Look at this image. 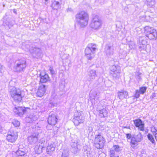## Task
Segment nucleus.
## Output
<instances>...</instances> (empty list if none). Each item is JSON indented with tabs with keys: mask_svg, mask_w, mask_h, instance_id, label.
I'll use <instances>...</instances> for the list:
<instances>
[{
	"mask_svg": "<svg viewBox=\"0 0 157 157\" xmlns=\"http://www.w3.org/2000/svg\"><path fill=\"white\" fill-rule=\"evenodd\" d=\"M75 18L76 22L80 27L83 28L87 25L89 17L85 11H80L75 15Z\"/></svg>",
	"mask_w": 157,
	"mask_h": 157,
	"instance_id": "obj_1",
	"label": "nucleus"
},
{
	"mask_svg": "<svg viewBox=\"0 0 157 157\" xmlns=\"http://www.w3.org/2000/svg\"><path fill=\"white\" fill-rule=\"evenodd\" d=\"M49 106H50V107H52V106L53 105V103H50L49 104Z\"/></svg>",
	"mask_w": 157,
	"mask_h": 157,
	"instance_id": "obj_52",
	"label": "nucleus"
},
{
	"mask_svg": "<svg viewBox=\"0 0 157 157\" xmlns=\"http://www.w3.org/2000/svg\"><path fill=\"white\" fill-rule=\"evenodd\" d=\"M110 157H119L118 156H116L114 151L111 150L110 151Z\"/></svg>",
	"mask_w": 157,
	"mask_h": 157,
	"instance_id": "obj_39",
	"label": "nucleus"
},
{
	"mask_svg": "<svg viewBox=\"0 0 157 157\" xmlns=\"http://www.w3.org/2000/svg\"><path fill=\"white\" fill-rule=\"evenodd\" d=\"M27 119L29 120V122H32L33 121H35L36 119L34 117H33L32 116H30V117H28Z\"/></svg>",
	"mask_w": 157,
	"mask_h": 157,
	"instance_id": "obj_41",
	"label": "nucleus"
},
{
	"mask_svg": "<svg viewBox=\"0 0 157 157\" xmlns=\"http://www.w3.org/2000/svg\"><path fill=\"white\" fill-rule=\"evenodd\" d=\"M26 67V60L23 59H21L16 61L13 68L15 71L20 72L24 71Z\"/></svg>",
	"mask_w": 157,
	"mask_h": 157,
	"instance_id": "obj_4",
	"label": "nucleus"
},
{
	"mask_svg": "<svg viewBox=\"0 0 157 157\" xmlns=\"http://www.w3.org/2000/svg\"><path fill=\"white\" fill-rule=\"evenodd\" d=\"M13 111L16 114L19 116H22L23 114L26 113V108L24 107H15L13 109Z\"/></svg>",
	"mask_w": 157,
	"mask_h": 157,
	"instance_id": "obj_14",
	"label": "nucleus"
},
{
	"mask_svg": "<svg viewBox=\"0 0 157 157\" xmlns=\"http://www.w3.org/2000/svg\"><path fill=\"white\" fill-rule=\"evenodd\" d=\"M97 50L96 44H89L85 50V55L87 59L89 60L92 59L94 57Z\"/></svg>",
	"mask_w": 157,
	"mask_h": 157,
	"instance_id": "obj_2",
	"label": "nucleus"
},
{
	"mask_svg": "<svg viewBox=\"0 0 157 157\" xmlns=\"http://www.w3.org/2000/svg\"><path fill=\"white\" fill-rule=\"evenodd\" d=\"M101 106V107L103 108V107L102 106H101L100 105L98 106L97 110L99 112V113L100 114V116L101 117H105L106 116L107 112V110L103 108L102 109L100 108L99 107Z\"/></svg>",
	"mask_w": 157,
	"mask_h": 157,
	"instance_id": "obj_22",
	"label": "nucleus"
},
{
	"mask_svg": "<svg viewBox=\"0 0 157 157\" xmlns=\"http://www.w3.org/2000/svg\"><path fill=\"white\" fill-rule=\"evenodd\" d=\"M133 121L136 127L138 128V130L143 131H144L145 124L141 119L139 118L133 120Z\"/></svg>",
	"mask_w": 157,
	"mask_h": 157,
	"instance_id": "obj_9",
	"label": "nucleus"
},
{
	"mask_svg": "<svg viewBox=\"0 0 157 157\" xmlns=\"http://www.w3.org/2000/svg\"><path fill=\"white\" fill-rule=\"evenodd\" d=\"M45 140L44 138H42L40 140L39 144L40 145H41L43 144L45 142Z\"/></svg>",
	"mask_w": 157,
	"mask_h": 157,
	"instance_id": "obj_45",
	"label": "nucleus"
},
{
	"mask_svg": "<svg viewBox=\"0 0 157 157\" xmlns=\"http://www.w3.org/2000/svg\"><path fill=\"white\" fill-rule=\"evenodd\" d=\"M26 153V148L22 145H20L18 150L13 154L12 157H25Z\"/></svg>",
	"mask_w": 157,
	"mask_h": 157,
	"instance_id": "obj_7",
	"label": "nucleus"
},
{
	"mask_svg": "<svg viewBox=\"0 0 157 157\" xmlns=\"http://www.w3.org/2000/svg\"><path fill=\"white\" fill-rule=\"evenodd\" d=\"M49 70L52 76L54 75H56V71L54 70L52 66H51L50 67Z\"/></svg>",
	"mask_w": 157,
	"mask_h": 157,
	"instance_id": "obj_38",
	"label": "nucleus"
},
{
	"mask_svg": "<svg viewBox=\"0 0 157 157\" xmlns=\"http://www.w3.org/2000/svg\"><path fill=\"white\" fill-rule=\"evenodd\" d=\"M84 154H86L88 157H92L93 155L90 153V152L88 151H85Z\"/></svg>",
	"mask_w": 157,
	"mask_h": 157,
	"instance_id": "obj_44",
	"label": "nucleus"
},
{
	"mask_svg": "<svg viewBox=\"0 0 157 157\" xmlns=\"http://www.w3.org/2000/svg\"><path fill=\"white\" fill-rule=\"evenodd\" d=\"M30 52L33 54V55L35 54L37 56L39 57L41 55L42 52L40 48L35 46L31 47L29 49Z\"/></svg>",
	"mask_w": 157,
	"mask_h": 157,
	"instance_id": "obj_16",
	"label": "nucleus"
},
{
	"mask_svg": "<svg viewBox=\"0 0 157 157\" xmlns=\"http://www.w3.org/2000/svg\"><path fill=\"white\" fill-rule=\"evenodd\" d=\"M78 141L76 140L75 141H72V142L71 144V146L72 148H74L75 150L74 152H76L77 151V150L78 149Z\"/></svg>",
	"mask_w": 157,
	"mask_h": 157,
	"instance_id": "obj_26",
	"label": "nucleus"
},
{
	"mask_svg": "<svg viewBox=\"0 0 157 157\" xmlns=\"http://www.w3.org/2000/svg\"><path fill=\"white\" fill-rule=\"evenodd\" d=\"M140 92L138 90H136L134 94V97H135L137 98H138L140 96Z\"/></svg>",
	"mask_w": 157,
	"mask_h": 157,
	"instance_id": "obj_40",
	"label": "nucleus"
},
{
	"mask_svg": "<svg viewBox=\"0 0 157 157\" xmlns=\"http://www.w3.org/2000/svg\"><path fill=\"white\" fill-rule=\"evenodd\" d=\"M102 22L99 17L95 15L93 17L90 26L91 28L95 30H97L101 28Z\"/></svg>",
	"mask_w": 157,
	"mask_h": 157,
	"instance_id": "obj_5",
	"label": "nucleus"
},
{
	"mask_svg": "<svg viewBox=\"0 0 157 157\" xmlns=\"http://www.w3.org/2000/svg\"><path fill=\"white\" fill-rule=\"evenodd\" d=\"M117 96L120 99L127 98L128 96V92L125 90H121L117 92Z\"/></svg>",
	"mask_w": 157,
	"mask_h": 157,
	"instance_id": "obj_19",
	"label": "nucleus"
},
{
	"mask_svg": "<svg viewBox=\"0 0 157 157\" xmlns=\"http://www.w3.org/2000/svg\"><path fill=\"white\" fill-rule=\"evenodd\" d=\"M57 120L56 115L52 112L50 113L48 120V124L52 125H54L56 123Z\"/></svg>",
	"mask_w": 157,
	"mask_h": 157,
	"instance_id": "obj_12",
	"label": "nucleus"
},
{
	"mask_svg": "<svg viewBox=\"0 0 157 157\" xmlns=\"http://www.w3.org/2000/svg\"><path fill=\"white\" fill-rule=\"evenodd\" d=\"M93 131V128L91 127H89L88 128V132L89 133L92 132Z\"/></svg>",
	"mask_w": 157,
	"mask_h": 157,
	"instance_id": "obj_48",
	"label": "nucleus"
},
{
	"mask_svg": "<svg viewBox=\"0 0 157 157\" xmlns=\"http://www.w3.org/2000/svg\"><path fill=\"white\" fill-rule=\"evenodd\" d=\"M67 12H71L73 11L72 9L71 8H68L67 9Z\"/></svg>",
	"mask_w": 157,
	"mask_h": 157,
	"instance_id": "obj_49",
	"label": "nucleus"
},
{
	"mask_svg": "<svg viewBox=\"0 0 157 157\" xmlns=\"http://www.w3.org/2000/svg\"><path fill=\"white\" fill-rule=\"evenodd\" d=\"M119 67L118 66L113 65L111 67V74L115 78H118L120 76V70L118 68Z\"/></svg>",
	"mask_w": 157,
	"mask_h": 157,
	"instance_id": "obj_13",
	"label": "nucleus"
},
{
	"mask_svg": "<svg viewBox=\"0 0 157 157\" xmlns=\"http://www.w3.org/2000/svg\"><path fill=\"white\" fill-rule=\"evenodd\" d=\"M11 23H13L11 22H9V25H10Z\"/></svg>",
	"mask_w": 157,
	"mask_h": 157,
	"instance_id": "obj_56",
	"label": "nucleus"
},
{
	"mask_svg": "<svg viewBox=\"0 0 157 157\" xmlns=\"http://www.w3.org/2000/svg\"><path fill=\"white\" fill-rule=\"evenodd\" d=\"M133 100H135L136 98H136L135 97H134V96H133Z\"/></svg>",
	"mask_w": 157,
	"mask_h": 157,
	"instance_id": "obj_55",
	"label": "nucleus"
},
{
	"mask_svg": "<svg viewBox=\"0 0 157 157\" xmlns=\"http://www.w3.org/2000/svg\"><path fill=\"white\" fill-rule=\"evenodd\" d=\"M145 36L150 40L156 39L157 37V33L155 30L149 26L144 28Z\"/></svg>",
	"mask_w": 157,
	"mask_h": 157,
	"instance_id": "obj_6",
	"label": "nucleus"
},
{
	"mask_svg": "<svg viewBox=\"0 0 157 157\" xmlns=\"http://www.w3.org/2000/svg\"><path fill=\"white\" fill-rule=\"evenodd\" d=\"M10 94L13 99L16 102H20L24 97L22 94V91L19 88L13 87L11 89Z\"/></svg>",
	"mask_w": 157,
	"mask_h": 157,
	"instance_id": "obj_3",
	"label": "nucleus"
},
{
	"mask_svg": "<svg viewBox=\"0 0 157 157\" xmlns=\"http://www.w3.org/2000/svg\"><path fill=\"white\" fill-rule=\"evenodd\" d=\"M151 131L154 133H157V130L155 127L151 128Z\"/></svg>",
	"mask_w": 157,
	"mask_h": 157,
	"instance_id": "obj_46",
	"label": "nucleus"
},
{
	"mask_svg": "<svg viewBox=\"0 0 157 157\" xmlns=\"http://www.w3.org/2000/svg\"><path fill=\"white\" fill-rule=\"evenodd\" d=\"M98 141L101 142L100 144V146H102V144H104L105 142V139L99 134L95 136L94 143H96L97 144V143H98Z\"/></svg>",
	"mask_w": 157,
	"mask_h": 157,
	"instance_id": "obj_21",
	"label": "nucleus"
},
{
	"mask_svg": "<svg viewBox=\"0 0 157 157\" xmlns=\"http://www.w3.org/2000/svg\"><path fill=\"white\" fill-rule=\"evenodd\" d=\"M17 135L14 132H9L7 136L6 139L10 142L13 143L17 139Z\"/></svg>",
	"mask_w": 157,
	"mask_h": 157,
	"instance_id": "obj_15",
	"label": "nucleus"
},
{
	"mask_svg": "<svg viewBox=\"0 0 157 157\" xmlns=\"http://www.w3.org/2000/svg\"><path fill=\"white\" fill-rule=\"evenodd\" d=\"M113 148L114 149L113 150L114 151L115 153V151L119 152L121 151V147L118 145H113Z\"/></svg>",
	"mask_w": 157,
	"mask_h": 157,
	"instance_id": "obj_35",
	"label": "nucleus"
},
{
	"mask_svg": "<svg viewBox=\"0 0 157 157\" xmlns=\"http://www.w3.org/2000/svg\"><path fill=\"white\" fill-rule=\"evenodd\" d=\"M13 12L15 14H17V11L16 10L14 9L13 10Z\"/></svg>",
	"mask_w": 157,
	"mask_h": 157,
	"instance_id": "obj_53",
	"label": "nucleus"
},
{
	"mask_svg": "<svg viewBox=\"0 0 157 157\" xmlns=\"http://www.w3.org/2000/svg\"><path fill=\"white\" fill-rule=\"evenodd\" d=\"M146 89V87L143 86L140 88L139 91L140 94H143L145 92Z\"/></svg>",
	"mask_w": 157,
	"mask_h": 157,
	"instance_id": "obj_37",
	"label": "nucleus"
},
{
	"mask_svg": "<svg viewBox=\"0 0 157 157\" xmlns=\"http://www.w3.org/2000/svg\"><path fill=\"white\" fill-rule=\"evenodd\" d=\"M54 134H55V131H54Z\"/></svg>",
	"mask_w": 157,
	"mask_h": 157,
	"instance_id": "obj_59",
	"label": "nucleus"
},
{
	"mask_svg": "<svg viewBox=\"0 0 157 157\" xmlns=\"http://www.w3.org/2000/svg\"><path fill=\"white\" fill-rule=\"evenodd\" d=\"M136 79L140 80L141 79V77L142 76V73L140 72L139 71H137L136 72Z\"/></svg>",
	"mask_w": 157,
	"mask_h": 157,
	"instance_id": "obj_33",
	"label": "nucleus"
},
{
	"mask_svg": "<svg viewBox=\"0 0 157 157\" xmlns=\"http://www.w3.org/2000/svg\"><path fill=\"white\" fill-rule=\"evenodd\" d=\"M84 117L81 113H78L77 116H75L73 119V121L75 125L78 126L80 124L83 123Z\"/></svg>",
	"mask_w": 157,
	"mask_h": 157,
	"instance_id": "obj_8",
	"label": "nucleus"
},
{
	"mask_svg": "<svg viewBox=\"0 0 157 157\" xmlns=\"http://www.w3.org/2000/svg\"><path fill=\"white\" fill-rule=\"evenodd\" d=\"M101 142L98 141V143H97V144H96V143H94V146L95 147L98 149H100L102 148L104 146V144H102V146H100V144H101Z\"/></svg>",
	"mask_w": 157,
	"mask_h": 157,
	"instance_id": "obj_34",
	"label": "nucleus"
},
{
	"mask_svg": "<svg viewBox=\"0 0 157 157\" xmlns=\"http://www.w3.org/2000/svg\"><path fill=\"white\" fill-rule=\"evenodd\" d=\"M89 95L90 98L92 101V105L95 104V99H98V97H97V92L94 90H91L90 91Z\"/></svg>",
	"mask_w": 157,
	"mask_h": 157,
	"instance_id": "obj_23",
	"label": "nucleus"
},
{
	"mask_svg": "<svg viewBox=\"0 0 157 157\" xmlns=\"http://www.w3.org/2000/svg\"><path fill=\"white\" fill-rule=\"evenodd\" d=\"M52 7L54 10H57L60 7V4L59 2L55 1L52 3Z\"/></svg>",
	"mask_w": 157,
	"mask_h": 157,
	"instance_id": "obj_28",
	"label": "nucleus"
},
{
	"mask_svg": "<svg viewBox=\"0 0 157 157\" xmlns=\"http://www.w3.org/2000/svg\"><path fill=\"white\" fill-rule=\"evenodd\" d=\"M39 134L34 133L28 137V140L29 143L31 144H34L38 141Z\"/></svg>",
	"mask_w": 157,
	"mask_h": 157,
	"instance_id": "obj_11",
	"label": "nucleus"
},
{
	"mask_svg": "<svg viewBox=\"0 0 157 157\" xmlns=\"http://www.w3.org/2000/svg\"><path fill=\"white\" fill-rule=\"evenodd\" d=\"M2 67L1 65L0 64V73L2 72Z\"/></svg>",
	"mask_w": 157,
	"mask_h": 157,
	"instance_id": "obj_51",
	"label": "nucleus"
},
{
	"mask_svg": "<svg viewBox=\"0 0 157 157\" xmlns=\"http://www.w3.org/2000/svg\"><path fill=\"white\" fill-rule=\"evenodd\" d=\"M69 154L68 150L66 149L65 150H63L61 157H69Z\"/></svg>",
	"mask_w": 157,
	"mask_h": 157,
	"instance_id": "obj_30",
	"label": "nucleus"
},
{
	"mask_svg": "<svg viewBox=\"0 0 157 157\" xmlns=\"http://www.w3.org/2000/svg\"><path fill=\"white\" fill-rule=\"evenodd\" d=\"M141 47H141V46H140L139 47V48H140Z\"/></svg>",
	"mask_w": 157,
	"mask_h": 157,
	"instance_id": "obj_57",
	"label": "nucleus"
},
{
	"mask_svg": "<svg viewBox=\"0 0 157 157\" xmlns=\"http://www.w3.org/2000/svg\"><path fill=\"white\" fill-rule=\"evenodd\" d=\"M133 137L136 140L137 142H139L142 140L143 136L142 134L140 132H139L137 135H134Z\"/></svg>",
	"mask_w": 157,
	"mask_h": 157,
	"instance_id": "obj_27",
	"label": "nucleus"
},
{
	"mask_svg": "<svg viewBox=\"0 0 157 157\" xmlns=\"http://www.w3.org/2000/svg\"><path fill=\"white\" fill-rule=\"evenodd\" d=\"M147 4L148 7L151 8L155 4V0H146Z\"/></svg>",
	"mask_w": 157,
	"mask_h": 157,
	"instance_id": "obj_29",
	"label": "nucleus"
},
{
	"mask_svg": "<svg viewBox=\"0 0 157 157\" xmlns=\"http://www.w3.org/2000/svg\"><path fill=\"white\" fill-rule=\"evenodd\" d=\"M56 146L54 144H49L47 148V152L48 154H50L49 153H51L55 151Z\"/></svg>",
	"mask_w": 157,
	"mask_h": 157,
	"instance_id": "obj_25",
	"label": "nucleus"
},
{
	"mask_svg": "<svg viewBox=\"0 0 157 157\" xmlns=\"http://www.w3.org/2000/svg\"><path fill=\"white\" fill-rule=\"evenodd\" d=\"M147 137L148 139L152 144H155V141L153 136L150 133H148L147 135Z\"/></svg>",
	"mask_w": 157,
	"mask_h": 157,
	"instance_id": "obj_31",
	"label": "nucleus"
},
{
	"mask_svg": "<svg viewBox=\"0 0 157 157\" xmlns=\"http://www.w3.org/2000/svg\"><path fill=\"white\" fill-rule=\"evenodd\" d=\"M138 142H137L136 140H135L134 137H132V138L131 139V146L133 147L134 148L137 144V143Z\"/></svg>",
	"mask_w": 157,
	"mask_h": 157,
	"instance_id": "obj_32",
	"label": "nucleus"
},
{
	"mask_svg": "<svg viewBox=\"0 0 157 157\" xmlns=\"http://www.w3.org/2000/svg\"><path fill=\"white\" fill-rule=\"evenodd\" d=\"M40 82L41 83H45L49 80L48 75L45 72H41L40 75Z\"/></svg>",
	"mask_w": 157,
	"mask_h": 157,
	"instance_id": "obj_17",
	"label": "nucleus"
},
{
	"mask_svg": "<svg viewBox=\"0 0 157 157\" xmlns=\"http://www.w3.org/2000/svg\"><path fill=\"white\" fill-rule=\"evenodd\" d=\"M114 46L113 43L107 44L105 46L104 52L108 56H111L113 54Z\"/></svg>",
	"mask_w": 157,
	"mask_h": 157,
	"instance_id": "obj_10",
	"label": "nucleus"
},
{
	"mask_svg": "<svg viewBox=\"0 0 157 157\" xmlns=\"http://www.w3.org/2000/svg\"><path fill=\"white\" fill-rule=\"evenodd\" d=\"M126 137L128 139H130L131 138V135L130 133L126 134Z\"/></svg>",
	"mask_w": 157,
	"mask_h": 157,
	"instance_id": "obj_47",
	"label": "nucleus"
},
{
	"mask_svg": "<svg viewBox=\"0 0 157 157\" xmlns=\"http://www.w3.org/2000/svg\"><path fill=\"white\" fill-rule=\"evenodd\" d=\"M3 25L5 26H7L9 29H10V27L13 26V23H11L9 25V22L8 21H6L4 22Z\"/></svg>",
	"mask_w": 157,
	"mask_h": 157,
	"instance_id": "obj_36",
	"label": "nucleus"
},
{
	"mask_svg": "<svg viewBox=\"0 0 157 157\" xmlns=\"http://www.w3.org/2000/svg\"><path fill=\"white\" fill-rule=\"evenodd\" d=\"M46 1H48V0H45Z\"/></svg>",
	"mask_w": 157,
	"mask_h": 157,
	"instance_id": "obj_58",
	"label": "nucleus"
},
{
	"mask_svg": "<svg viewBox=\"0 0 157 157\" xmlns=\"http://www.w3.org/2000/svg\"><path fill=\"white\" fill-rule=\"evenodd\" d=\"M88 80L89 81H93L97 77L96 71L94 69L90 70L88 73Z\"/></svg>",
	"mask_w": 157,
	"mask_h": 157,
	"instance_id": "obj_18",
	"label": "nucleus"
},
{
	"mask_svg": "<svg viewBox=\"0 0 157 157\" xmlns=\"http://www.w3.org/2000/svg\"><path fill=\"white\" fill-rule=\"evenodd\" d=\"M155 94H154V93H153L152 94V95L151 96V98L152 99H153V98L155 97Z\"/></svg>",
	"mask_w": 157,
	"mask_h": 157,
	"instance_id": "obj_50",
	"label": "nucleus"
},
{
	"mask_svg": "<svg viewBox=\"0 0 157 157\" xmlns=\"http://www.w3.org/2000/svg\"><path fill=\"white\" fill-rule=\"evenodd\" d=\"M44 148L43 146L37 144L34 148L35 153L36 154H40L42 152V149Z\"/></svg>",
	"mask_w": 157,
	"mask_h": 157,
	"instance_id": "obj_24",
	"label": "nucleus"
},
{
	"mask_svg": "<svg viewBox=\"0 0 157 157\" xmlns=\"http://www.w3.org/2000/svg\"><path fill=\"white\" fill-rule=\"evenodd\" d=\"M124 128H129L130 129V127H126V126H125V127H124Z\"/></svg>",
	"mask_w": 157,
	"mask_h": 157,
	"instance_id": "obj_54",
	"label": "nucleus"
},
{
	"mask_svg": "<svg viewBox=\"0 0 157 157\" xmlns=\"http://www.w3.org/2000/svg\"><path fill=\"white\" fill-rule=\"evenodd\" d=\"M46 86L44 85H41L39 88L36 93L37 95L39 97H42L46 91Z\"/></svg>",
	"mask_w": 157,
	"mask_h": 157,
	"instance_id": "obj_20",
	"label": "nucleus"
},
{
	"mask_svg": "<svg viewBox=\"0 0 157 157\" xmlns=\"http://www.w3.org/2000/svg\"><path fill=\"white\" fill-rule=\"evenodd\" d=\"M13 125L15 127H17L19 126L20 123L18 121H14L13 122Z\"/></svg>",
	"mask_w": 157,
	"mask_h": 157,
	"instance_id": "obj_43",
	"label": "nucleus"
},
{
	"mask_svg": "<svg viewBox=\"0 0 157 157\" xmlns=\"http://www.w3.org/2000/svg\"><path fill=\"white\" fill-rule=\"evenodd\" d=\"M139 41L140 43H141L142 45H145L146 43L145 41L144 40L143 37H140L139 39Z\"/></svg>",
	"mask_w": 157,
	"mask_h": 157,
	"instance_id": "obj_42",
	"label": "nucleus"
}]
</instances>
